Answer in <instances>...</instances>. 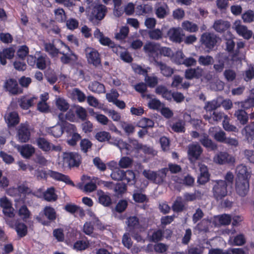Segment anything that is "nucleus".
<instances>
[{
  "mask_svg": "<svg viewBox=\"0 0 254 254\" xmlns=\"http://www.w3.org/2000/svg\"><path fill=\"white\" fill-rule=\"evenodd\" d=\"M124 171L122 170L119 168H115L113 170L111 174V177L112 179L115 181H121L124 179Z\"/></svg>",
  "mask_w": 254,
  "mask_h": 254,
  "instance_id": "nucleus-47",
  "label": "nucleus"
},
{
  "mask_svg": "<svg viewBox=\"0 0 254 254\" xmlns=\"http://www.w3.org/2000/svg\"><path fill=\"white\" fill-rule=\"evenodd\" d=\"M128 147L130 148L128 150V153H130L134 150H139L142 147V144L138 142L136 140L129 139L128 143Z\"/></svg>",
  "mask_w": 254,
  "mask_h": 254,
  "instance_id": "nucleus-61",
  "label": "nucleus"
},
{
  "mask_svg": "<svg viewBox=\"0 0 254 254\" xmlns=\"http://www.w3.org/2000/svg\"><path fill=\"white\" fill-rule=\"evenodd\" d=\"M168 6L166 5L158 4L155 7V13L159 18H164L168 14Z\"/></svg>",
  "mask_w": 254,
  "mask_h": 254,
  "instance_id": "nucleus-41",
  "label": "nucleus"
},
{
  "mask_svg": "<svg viewBox=\"0 0 254 254\" xmlns=\"http://www.w3.org/2000/svg\"><path fill=\"white\" fill-rule=\"evenodd\" d=\"M182 29L190 33H194L198 31V26L190 21L186 20L182 23Z\"/></svg>",
  "mask_w": 254,
  "mask_h": 254,
  "instance_id": "nucleus-35",
  "label": "nucleus"
},
{
  "mask_svg": "<svg viewBox=\"0 0 254 254\" xmlns=\"http://www.w3.org/2000/svg\"><path fill=\"white\" fill-rule=\"evenodd\" d=\"M107 12V7L103 4H96L92 9L90 19L101 20L103 19Z\"/></svg>",
  "mask_w": 254,
  "mask_h": 254,
  "instance_id": "nucleus-6",
  "label": "nucleus"
},
{
  "mask_svg": "<svg viewBox=\"0 0 254 254\" xmlns=\"http://www.w3.org/2000/svg\"><path fill=\"white\" fill-rule=\"evenodd\" d=\"M37 99L38 98L34 96H23L18 99V103L22 109L27 110L36 102Z\"/></svg>",
  "mask_w": 254,
  "mask_h": 254,
  "instance_id": "nucleus-14",
  "label": "nucleus"
},
{
  "mask_svg": "<svg viewBox=\"0 0 254 254\" xmlns=\"http://www.w3.org/2000/svg\"><path fill=\"white\" fill-rule=\"evenodd\" d=\"M4 88L10 94L12 95H17L22 93L23 92V90L19 87L16 80L12 78L5 81Z\"/></svg>",
  "mask_w": 254,
  "mask_h": 254,
  "instance_id": "nucleus-9",
  "label": "nucleus"
},
{
  "mask_svg": "<svg viewBox=\"0 0 254 254\" xmlns=\"http://www.w3.org/2000/svg\"><path fill=\"white\" fill-rule=\"evenodd\" d=\"M44 214L50 220H53L56 218L55 210L51 207H46L44 209Z\"/></svg>",
  "mask_w": 254,
  "mask_h": 254,
  "instance_id": "nucleus-62",
  "label": "nucleus"
},
{
  "mask_svg": "<svg viewBox=\"0 0 254 254\" xmlns=\"http://www.w3.org/2000/svg\"><path fill=\"white\" fill-rule=\"evenodd\" d=\"M171 127L172 129L176 132H184L185 131V123L183 120H179L173 123Z\"/></svg>",
  "mask_w": 254,
  "mask_h": 254,
  "instance_id": "nucleus-43",
  "label": "nucleus"
},
{
  "mask_svg": "<svg viewBox=\"0 0 254 254\" xmlns=\"http://www.w3.org/2000/svg\"><path fill=\"white\" fill-rule=\"evenodd\" d=\"M45 199L49 201H55L57 199V196L55 193L54 188L48 189L44 193Z\"/></svg>",
  "mask_w": 254,
  "mask_h": 254,
  "instance_id": "nucleus-48",
  "label": "nucleus"
},
{
  "mask_svg": "<svg viewBox=\"0 0 254 254\" xmlns=\"http://www.w3.org/2000/svg\"><path fill=\"white\" fill-rule=\"evenodd\" d=\"M63 116V115L62 114H60L58 117L61 123L59 122L57 125L54 127L48 128L47 130L48 132L54 137H59L63 134L64 132L63 126L64 125V123Z\"/></svg>",
  "mask_w": 254,
  "mask_h": 254,
  "instance_id": "nucleus-12",
  "label": "nucleus"
},
{
  "mask_svg": "<svg viewBox=\"0 0 254 254\" xmlns=\"http://www.w3.org/2000/svg\"><path fill=\"white\" fill-rule=\"evenodd\" d=\"M213 62V58L209 55L200 56L198 59V64L202 66H209L212 64Z\"/></svg>",
  "mask_w": 254,
  "mask_h": 254,
  "instance_id": "nucleus-39",
  "label": "nucleus"
},
{
  "mask_svg": "<svg viewBox=\"0 0 254 254\" xmlns=\"http://www.w3.org/2000/svg\"><path fill=\"white\" fill-rule=\"evenodd\" d=\"M233 28L239 35L246 39H249L253 35L252 31L248 30L247 26L243 25L240 21H236L234 23Z\"/></svg>",
  "mask_w": 254,
  "mask_h": 254,
  "instance_id": "nucleus-7",
  "label": "nucleus"
},
{
  "mask_svg": "<svg viewBox=\"0 0 254 254\" xmlns=\"http://www.w3.org/2000/svg\"><path fill=\"white\" fill-rule=\"evenodd\" d=\"M200 175L198 177L197 182L201 185L207 183L209 180V174L208 172L207 167L204 164H199Z\"/></svg>",
  "mask_w": 254,
  "mask_h": 254,
  "instance_id": "nucleus-19",
  "label": "nucleus"
},
{
  "mask_svg": "<svg viewBox=\"0 0 254 254\" xmlns=\"http://www.w3.org/2000/svg\"><path fill=\"white\" fill-rule=\"evenodd\" d=\"M152 63L156 67L160 70V72L164 76L170 77L173 74V69L166 64L161 61H158L156 59H154V61H152Z\"/></svg>",
  "mask_w": 254,
  "mask_h": 254,
  "instance_id": "nucleus-16",
  "label": "nucleus"
},
{
  "mask_svg": "<svg viewBox=\"0 0 254 254\" xmlns=\"http://www.w3.org/2000/svg\"><path fill=\"white\" fill-rule=\"evenodd\" d=\"M135 174L132 171L127 170L125 172L123 180H126L127 183H129L130 185L134 184L135 182Z\"/></svg>",
  "mask_w": 254,
  "mask_h": 254,
  "instance_id": "nucleus-49",
  "label": "nucleus"
},
{
  "mask_svg": "<svg viewBox=\"0 0 254 254\" xmlns=\"http://www.w3.org/2000/svg\"><path fill=\"white\" fill-rule=\"evenodd\" d=\"M218 40L219 39L216 35L209 32L203 33L200 38L202 44L210 50L214 47Z\"/></svg>",
  "mask_w": 254,
  "mask_h": 254,
  "instance_id": "nucleus-5",
  "label": "nucleus"
},
{
  "mask_svg": "<svg viewBox=\"0 0 254 254\" xmlns=\"http://www.w3.org/2000/svg\"><path fill=\"white\" fill-rule=\"evenodd\" d=\"M199 141L206 148H210L211 150H215L217 149V145L213 142L211 139L209 138L208 136L206 134L200 136Z\"/></svg>",
  "mask_w": 254,
  "mask_h": 254,
  "instance_id": "nucleus-33",
  "label": "nucleus"
},
{
  "mask_svg": "<svg viewBox=\"0 0 254 254\" xmlns=\"http://www.w3.org/2000/svg\"><path fill=\"white\" fill-rule=\"evenodd\" d=\"M44 49L49 55L52 58H57L60 54V50L57 48L53 43L46 42L44 44Z\"/></svg>",
  "mask_w": 254,
  "mask_h": 254,
  "instance_id": "nucleus-25",
  "label": "nucleus"
},
{
  "mask_svg": "<svg viewBox=\"0 0 254 254\" xmlns=\"http://www.w3.org/2000/svg\"><path fill=\"white\" fill-rule=\"evenodd\" d=\"M167 34L171 41L178 43H180L183 41V37L184 36L182 29L180 27L170 28Z\"/></svg>",
  "mask_w": 254,
  "mask_h": 254,
  "instance_id": "nucleus-15",
  "label": "nucleus"
},
{
  "mask_svg": "<svg viewBox=\"0 0 254 254\" xmlns=\"http://www.w3.org/2000/svg\"><path fill=\"white\" fill-rule=\"evenodd\" d=\"M236 173L237 174L236 180H248L250 177V174L248 171L246 166L240 165L236 168Z\"/></svg>",
  "mask_w": 254,
  "mask_h": 254,
  "instance_id": "nucleus-26",
  "label": "nucleus"
},
{
  "mask_svg": "<svg viewBox=\"0 0 254 254\" xmlns=\"http://www.w3.org/2000/svg\"><path fill=\"white\" fill-rule=\"evenodd\" d=\"M94 35L97 38L101 44L104 46L113 47V42L107 37L105 36L98 29H96L94 32Z\"/></svg>",
  "mask_w": 254,
  "mask_h": 254,
  "instance_id": "nucleus-22",
  "label": "nucleus"
},
{
  "mask_svg": "<svg viewBox=\"0 0 254 254\" xmlns=\"http://www.w3.org/2000/svg\"><path fill=\"white\" fill-rule=\"evenodd\" d=\"M222 125L224 129L227 131H233L237 132L238 129L234 125L229 123V119L227 116H224V119L223 121Z\"/></svg>",
  "mask_w": 254,
  "mask_h": 254,
  "instance_id": "nucleus-45",
  "label": "nucleus"
},
{
  "mask_svg": "<svg viewBox=\"0 0 254 254\" xmlns=\"http://www.w3.org/2000/svg\"><path fill=\"white\" fill-rule=\"evenodd\" d=\"M236 192L241 196H245L249 190V183L247 179L236 180L235 184Z\"/></svg>",
  "mask_w": 254,
  "mask_h": 254,
  "instance_id": "nucleus-10",
  "label": "nucleus"
},
{
  "mask_svg": "<svg viewBox=\"0 0 254 254\" xmlns=\"http://www.w3.org/2000/svg\"><path fill=\"white\" fill-rule=\"evenodd\" d=\"M230 242L233 245L242 246L245 244V239L243 235L240 234L234 239L230 238Z\"/></svg>",
  "mask_w": 254,
  "mask_h": 254,
  "instance_id": "nucleus-55",
  "label": "nucleus"
},
{
  "mask_svg": "<svg viewBox=\"0 0 254 254\" xmlns=\"http://www.w3.org/2000/svg\"><path fill=\"white\" fill-rule=\"evenodd\" d=\"M80 162V156L76 153L63 152L61 156H59L58 164L60 167L65 168L77 166Z\"/></svg>",
  "mask_w": 254,
  "mask_h": 254,
  "instance_id": "nucleus-1",
  "label": "nucleus"
},
{
  "mask_svg": "<svg viewBox=\"0 0 254 254\" xmlns=\"http://www.w3.org/2000/svg\"><path fill=\"white\" fill-rule=\"evenodd\" d=\"M95 138L99 142L109 141L111 136L109 132L106 131H101L97 132L95 135Z\"/></svg>",
  "mask_w": 254,
  "mask_h": 254,
  "instance_id": "nucleus-44",
  "label": "nucleus"
},
{
  "mask_svg": "<svg viewBox=\"0 0 254 254\" xmlns=\"http://www.w3.org/2000/svg\"><path fill=\"white\" fill-rule=\"evenodd\" d=\"M37 144L39 148L45 152L51 151V143L43 137H40L36 140Z\"/></svg>",
  "mask_w": 254,
  "mask_h": 254,
  "instance_id": "nucleus-34",
  "label": "nucleus"
},
{
  "mask_svg": "<svg viewBox=\"0 0 254 254\" xmlns=\"http://www.w3.org/2000/svg\"><path fill=\"white\" fill-rule=\"evenodd\" d=\"M85 54L87 62L95 66L101 64V58L98 52L92 47H87L85 49Z\"/></svg>",
  "mask_w": 254,
  "mask_h": 254,
  "instance_id": "nucleus-3",
  "label": "nucleus"
},
{
  "mask_svg": "<svg viewBox=\"0 0 254 254\" xmlns=\"http://www.w3.org/2000/svg\"><path fill=\"white\" fill-rule=\"evenodd\" d=\"M213 160L217 164H223L226 163H233L235 159L226 152H220L214 157Z\"/></svg>",
  "mask_w": 254,
  "mask_h": 254,
  "instance_id": "nucleus-17",
  "label": "nucleus"
},
{
  "mask_svg": "<svg viewBox=\"0 0 254 254\" xmlns=\"http://www.w3.org/2000/svg\"><path fill=\"white\" fill-rule=\"evenodd\" d=\"M148 106L150 109L156 110H160L162 107L161 102L156 98L150 99L148 101Z\"/></svg>",
  "mask_w": 254,
  "mask_h": 254,
  "instance_id": "nucleus-57",
  "label": "nucleus"
},
{
  "mask_svg": "<svg viewBox=\"0 0 254 254\" xmlns=\"http://www.w3.org/2000/svg\"><path fill=\"white\" fill-rule=\"evenodd\" d=\"M155 91L157 94L161 95L164 98L168 100H171V92L166 87L162 85L158 86L156 87Z\"/></svg>",
  "mask_w": 254,
  "mask_h": 254,
  "instance_id": "nucleus-37",
  "label": "nucleus"
},
{
  "mask_svg": "<svg viewBox=\"0 0 254 254\" xmlns=\"http://www.w3.org/2000/svg\"><path fill=\"white\" fill-rule=\"evenodd\" d=\"M99 202L105 206H108L111 204V199L107 193L101 190L97 191Z\"/></svg>",
  "mask_w": 254,
  "mask_h": 254,
  "instance_id": "nucleus-30",
  "label": "nucleus"
},
{
  "mask_svg": "<svg viewBox=\"0 0 254 254\" xmlns=\"http://www.w3.org/2000/svg\"><path fill=\"white\" fill-rule=\"evenodd\" d=\"M234 115L237 117L240 123L242 125H245L248 121V116L247 113L244 110H238L235 113Z\"/></svg>",
  "mask_w": 254,
  "mask_h": 254,
  "instance_id": "nucleus-42",
  "label": "nucleus"
},
{
  "mask_svg": "<svg viewBox=\"0 0 254 254\" xmlns=\"http://www.w3.org/2000/svg\"><path fill=\"white\" fill-rule=\"evenodd\" d=\"M168 169L167 168L161 169L158 171H155L154 183L161 185L165 182L167 173Z\"/></svg>",
  "mask_w": 254,
  "mask_h": 254,
  "instance_id": "nucleus-24",
  "label": "nucleus"
},
{
  "mask_svg": "<svg viewBox=\"0 0 254 254\" xmlns=\"http://www.w3.org/2000/svg\"><path fill=\"white\" fill-rule=\"evenodd\" d=\"M220 106V104L217 100H213L211 101L207 102L205 103L204 109L206 111H211L216 109Z\"/></svg>",
  "mask_w": 254,
  "mask_h": 254,
  "instance_id": "nucleus-58",
  "label": "nucleus"
},
{
  "mask_svg": "<svg viewBox=\"0 0 254 254\" xmlns=\"http://www.w3.org/2000/svg\"><path fill=\"white\" fill-rule=\"evenodd\" d=\"M72 94L79 102H83L85 100L86 96L85 94L78 88L73 89Z\"/></svg>",
  "mask_w": 254,
  "mask_h": 254,
  "instance_id": "nucleus-59",
  "label": "nucleus"
},
{
  "mask_svg": "<svg viewBox=\"0 0 254 254\" xmlns=\"http://www.w3.org/2000/svg\"><path fill=\"white\" fill-rule=\"evenodd\" d=\"M133 160L128 157H123L119 162V165L121 168H127L131 166Z\"/></svg>",
  "mask_w": 254,
  "mask_h": 254,
  "instance_id": "nucleus-52",
  "label": "nucleus"
},
{
  "mask_svg": "<svg viewBox=\"0 0 254 254\" xmlns=\"http://www.w3.org/2000/svg\"><path fill=\"white\" fill-rule=\"evenodd\" d=\"M14 50L12 48L4 49L0 52V62L1 64L5 65L6 63L5 59H12L14 55Z\"/></svg>",
  "mask_w": 254,
  "mask_h": 254,
  "instance_id": "nucleus-28",
  "label": "nucleus"
},
{
  "mask_svg": "<svg viewBox=\"0 0 254 254\" xmlns=\"http://www.w3.org/2000/svg\"><path fill=\"white\" fill-rule=\"evenodd\" d=\"M16 208L18 210L19 216L23 220L29 218L31 215V212L27 207L22 204L21 201H17L15 204Z\"/></svg>",
  "mask_w": 254,
  "mask_h": 254,
  "instance_id": "nucleus-20",
  "label": "nucleus"
},
{
  "mask_svg": "<svg viewBox=\"0 0 254 254\" xmlns=\"http://www.w3.org/2000/svg\"><path fill=\"white\" fill-rule=\"evenodd\" d=\"M242 133L247 140L252 139L254 137V123L246 126L242 129Z\"/></svg>",
  "mask_w": 254,
  "mask_h": 254,
  "instance_id": "nucleus-38",
  "label": "nucleus"
},
{
  "mask_svg": "<svg viewBox=\"0 0 254 254\" xmlns=\"http://www.w3.org/2000/svg\"><path fill=\"white\" fill-rule=\"evenodd\" d=\"M230 27L229 23L222 19H218L215 21L213 27L217 32H223L228 29Z\"/></svg>",
  "mask_w": 254,
  "mask_h": 254,
  "instance_id": "nucleus-27",
  "label": "nucleus"
},
{
  "mask_svg": "<svg viewBox=\"0 0 254 254\" xmlns=\"http://www.w3.org/2000/svg\"><path fill=\"white\" fill-rule=\"evenodd\" d=\"M88 88L90 90L93 92L101 93L105 92V87L103 84L94 81L89 84Z\"/></svg>",
  "mask_w": 254,
  "mask_h": 254,
  "instance_id": "nucleus-40",
  "label": "nucleus"
},
{
  "mask_svg": "<svg viewBox=\"0 0 254 254\" xmlns=\"http://www.w3.org/2000/svg\"><path fill=\"white\" fill-rule=\"evenodd\" d=\"M112 144L118 147L121 152H122L124 150H125L126 151V154H129L128 150H129L130 148L129 147H128V143L123 141V140L121 139L117 140L114 143Z\"/></svg>",
  "mask_w": 254,
  "mask_h": 254,
  "instance_id": "nucleus-46",
  "label": "nucleus"
},
{
  "mask_svg": "<svg viewBox=\"0 0 254 254\" xmlns=\"http://www.w3.org/2000/svg\"><path fill=\"white\" fill-rule=\"evenodd\" d=\"M245 157L251 163L254 164V151L250 149H245L243 152Z\"/></svg>",
  "mask_w": 254,
  "mask_h": 254,
  "instance_id": "nucleus-64",
  "label": "nucleus"
},
{
  "mask_svg": "<svg viewBox=\"0 0 254 254\" xmlns=\"http://www.w3.org/2000/svg\"><path fill=\"white\" fill-rule=\"evenodd\" d=\"M30 132L27 125L21 124L17 128V137L21 142H27L30 138Z\"/></svg>",
  "mask_w": 254,
  "mask_h": 254,
  "instance_id": "nucleus-11",
  "label": "nucleus"
},
{
  "mask_svg": "<svg viewBox=\"0 0 254 254\" xmlns=\"http://www.w3.org/2000/svg\"><path fill=\"white\" fill-rule=\"evenodd\" d=\"M55 102L56 108L62 112H66L69 107L67 101L63 97L56 96Z\"/></svg>",
  "mask_w": 254,
  "mask_h": 254,
  "instance_id": "nucleus-29",
  "label": "nucleus"
},
{
  "mask_svg": "<svg viewBox=\"0 0 254 254\" xmlns=\"http://www.w3.org/2000/svg\"><path fill=\"white\" fill-rule=\"evenodd\" d=\"M48 175L51 178L58 181H61L67 184H71L72 182L70 180L68 176L63 175L57 172L49 171Z\"/></svg>",
  "mask_w": 254,
  "mask_h": 254,
  "instance_id": "nucleus-32",
  "label": "nucleus"
},
{
  "mask_svg": "<svg viewBox=\"0 0 254 254\" xmlns=\"http://www.w3.org/2000/svg\"><path fill=\"white\" fill-rule=\"evenodd\" d=\"M62 47L64 48V50L60 51V54L62 55L60 59L61 62L64 64H68L71 61H74L76 60V55L70 50L69 47L64 44L61 41H58Z\"/></svg>",
  "mask_w": 254,
  "mask_h": 254,
  "instance_id": "nucleus-4",
  "label": "nucleus"
},
{
  "mask_svg": "<svg viewBox=\"0 0 254 254\" xmlns=\"http://www.w3.org/2000/svg\"><path fill=\"white\" fill-rule=\"evenodd\" d=\"M184 202L181 197H178L173 205V209L176 212L182 211L184 207Z\"/></svg>",
  "mask_w": 254,
  "mask_h": 254,
  "instance_id": "nucleus-60",
  "label": "nucleus"
},
{
  "mask_svg": "<svg viewBox=\"0 0 254 254\" xmlns=\"http://www.w3.org/2000/svg\"><path fill=\"white\" fill-rule=\"evenodd\" d=\"M148 35L151 39L158 40L163 37V32L159 29H155L148 32Z\"/></svg>",
  "mask_w": 254,
  "mask_h": 254,
  "instance_id": "nucleus-50",
  "label": "nucleus"
},
{
  "mask_svg": "<svg viewBox=\"0 0 254 254\" xmlns=\"http://www.w3.org/2000/svg\"><path fill=\"white\" fill-rule=\"evenodd\" d=\"M214 129V127H211L209 129V132L210 134L217 141L224 143L227 137L225 132L223 130H219L216 131L215 133H213Z\"/></svg>",
  "mask_w": 254,
  "mask_h": 254,
  "instance_id": "nucleus-36",
  "label": "nucleus"
},
{
  "mask_svg": "<svg viewBox=\"0 0 254 254\" xmlns=\"http://www.w3.org/2000/svg\"><path fill=\"white\" fill-rule=\"evenodd\" d=\"M174 181L180 184L183 183L187 186H191L193 184L194 180L191 176L187 175L183 180L175 177H174Z\"/></svg>",
  "mask_w": 254,
  "mask_h": 254,
  "instance_id": "nucleus-53",
  "label": "nucleus"
},
{
  "mask_svg": "<svg viewBox=\"0 0 254 254\" xmlns=\"http://www.w3.org/2000/svg\"><path fill=\"white\" fill-rule=\"evenodd\" d=\"M203 72V69L199 66L193 68H188L185 70V77L189 80L193 78L198 79L202 76Z\"/></svg>",
  "mask_w": 254,
  "mask_h": 254,
  "instance_id": "nucleus-18",
  "label": "nucleus"
},
{
  "mask_svg": "<svg viewBox=\"0 0 254 254\" xmlns=\"http://www.w3.org/2000/svg\"><path fill=\"white\" fill-rule=\"evenodd\" d=\"M4 119L8 127L14 126L19 123L18 114L14 111H8L5 116Z\"/></svg>",
  "mask_w": 254,
  "mask_h": 254,
  "instance_id": "nucleus-21",
  "label": "nucleus"
},
{
  "mask_svg": "<svg viewBox=\"0 0 254 254\" xmlns=\"http://www.w3.org/2000/svg\"><path fill=\"white\" fill-rule=\"evenodd\" d=\"M240 107L244 109H248L254 106V98H250L244 102L238 103Z\"/></svg>",
  "mask_w": 254,
  "mask_h": 254,
  "instance_id": "nucleus-63",
  "label": "nucleus"
},
{
  "mask_svg": "<svg viewBox=\"0 0 254 254\" xmlns=\"http://www.w3.org/2000/svg\"><path fill=\"white\" fill-rule=\"evenodd\" d=\"M159 47V44L149 42L144 45L143 50L149 57L152 58V61H154L155 57L158 55Z\"/></svg>",
  "mask_w": 254,
  "mask_h": 254,
  "instance_id": "nucleus-8",
  "label": "nucleus"
},
{
  "mask_svg": "<svg viewBox=\"0 0 254 254\" xmlns=\"http://www.w3.org/2000/svg\"><path fill=\"white\" fill-rule=\"evenodd\" d=\"M15 230L18 235L20 237H23L27 234V227L22 223H18L16 224L15 225Z\"/></svg>",
  "mask_w": 254,
  "mask_h": 254,
  "instance_id": "nucleus-56",
  "label": "nucleus"
},
{
  "mask_svg": "<svg viewBox=\"0 0 254 254\" xmlns=\"http://www.w3.org/2000/svg\"><path fill=\"white\" fill-rule=\"evenodd\" d=\"M203 151L201 147L197 143H191L188 145V153L190 159L197 160Z\"/></svg>",
  "mask_w": 254,
  "mask_h": 254,
  "instance_id": "nucleus-13",
  "label": "nucleus"
},
{
  "mask_svg": "<svg viewBox=\"0 0 254 254\" xmlns=\"http://www.w3.org/2000/svg\"><path fill=\"white\" fill-rule=\"evenodd\" d=\"M50 61L46 56L38 55L36 59L37 67L40 69H45L47 65H49Z\"/></svg>",
  "mask_w": 254,
  "mask_h": 254,
  "instance_id": "nucleus-31",
  "label": "nucleus"
},
{
  "mask_svg": "<svg viewBox=\"0 0 254 254\" xmlns=\"http://www.w3.org/2000/svg\"><path fill=\"white\" fill-rule=\"evenodd\" d=\"M56 19L60 22H64L65 21L66 16L64 11L62 8H58L54 10Z\"/></svg>",
  "mask_w": 254,
  "mask_h": 254,
  "instance_id": "nucleus-51",
  "label": "nucleus"
},
{
  "mask_svg": "<svg viewBox=\"0 0 254 254\" xmlns=\"http://www.w3.org/2000/svg\"><path fill=\"white\" fill-rule=\"evenodd\" d=\"M154 122L148 118H143L139 120L138 126L142 128L152 127L154 126Z\"/></svg>",
  "mask_w": 254,
  "mask_h": 254,
  "instance_id": "nucleus-54",
  "label": "nucleus"
},
{
  "mask_svg": "<svg viewBox=\"0 0 254 254\" xmlns=\"http://www.w3.org/2000/svg\"><path fill=\"white\" fill-rule=\"evenodd\" d=\"M212 192L215 198L217 200H221L225 197L228 193V184L222 180L212 181Z\"/></svg>",
  "mask_w": 254,
  "mask_h": 254,
  "instance_id": "nucleus-2",
  "label": "nucleus"
},
{
  "mask_svg": "<svg viewBox=\"0 0 254 254\" xmlns=\"http://www.w3.org/2000/svg\"><path fill=\"white\" fill-rule=\"evenodd\" d=\"M17 148L21 155L26 158H29L35 152V148L29 144L24 145L22 146L18 145Z\"/></svg>",
  "mask_w": 254,
  "mask_h": 254,
  "instance_id": "nucleus-23",
  "label": "nucleus"
}]
</instances>
